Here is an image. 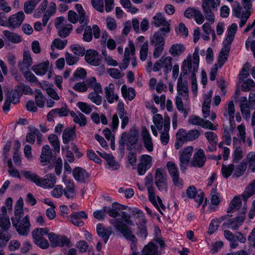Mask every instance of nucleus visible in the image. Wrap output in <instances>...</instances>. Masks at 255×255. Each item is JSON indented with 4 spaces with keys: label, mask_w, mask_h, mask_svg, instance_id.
<instances>
[{
    "label": "nucleus",
    "mask_w": 255,
    "mask_h": 255,
    "mask_svg": "<svg viewBox=\"0 0 255 255\" xmlns=\"http://www.w3.org/2000/svg\"><path fill=\"white\" fill-rule=\"evenodd\" d=\"M177 95L175 98V105L177 110L183 113V117L186 118L190 111V108L187 107H184L182 98L187 103L189 102V90L188 83L186 80H183L180 77L178 79L177 86Z\"/></svg>",
    "instance_id": "1"
},
{
    "label": "nucleus",
    "mask_w": 255,
    "mask_h": 255,
    "mask_svg": "<svg viewBox=\"0 0 255 255\" xmlns=\"http://www.w3.org/2000/svg\"><path fill=\"white\" fill-rule=\"evenodd\" d=\"M199 64V48H195L193 55H188L184 60L182 65V73L186 75L188 73L191 74V84H197L196 79V73L198 71Z\"/></svg>",
    "instance_id": "2"
},
{
    "label": "nucleus",
    "mask_w": 255,
    "mask_h": 255,
    "mask_svg": "<svg viewBox=\"0 0 255 255\" xmlns=\"http://www.w3.org/2000/svg\"><path fill=\"white\" fill-rule=\"evenodd\" d=\"M237 30V25L232 23L227 30V35L224 40L223 47L220 53L218 60V66L221 68L227 60L229 53L231 49V45L233 41Z\"/></svg>",
    "instance_id": "3"
},
{
    "label": "nucleus",
    "mask_w": 255,
    "mask_h": 255,
    "mask_svg": "<svg viewBox=\"0 0 255 255\" xmlns=\"http://www.w3.org/2000/svg\"><path fill=\"white\" fill-rule=\"evenodd\" d=\"M111 223L118 232L121 233L127 240L131 242L130 246L132 252H136L137 239L133 234L131 229L120 219H113L111 221Z\"/></svg>",
    "instance_id": "4"
},
{
    "label": "nucleus",
    "mask_w": 255,
    "mask_h": 255,
    "mask_svg": "<svg viewBox=\"0 0 255 255\" xmlns=\"http://www.w3.org/2000/svg\"><path fill=\"white\" fill-rule=\"evenodd\" d=\"M138 136V131L135 128H131L128 132H123L119 140L120 147L123 148L126 143L128 150L133 149L137 143Z\"/></svg>",
    "instance_id": "5"
},
{
    "label": "nucleus",
    "mask_w": 255,
    "mask_h": 255,
    "mask_svg": "<svg viewBox=\"0 0 255 255\" xmlns=\"http://www.w3.org/2000/svg\"><path fill=\"white\" fill-rule=\"evenodd\" d=\"M202 7L206 20L213 23L215 21L214 12L220 5L219 0H201Z\"/></svg>",
    "instance_id": "6"
},
{
    "label": "nucleus",
    "mask_w": 255,
    "mask_h": 255,
    "mask_svg": "<svg viewBox=\"0 0 255 255\" xmlns=\"http://www.w3.org/2000/svg\"><path fill=\"white\" fill-rule=\"evenodd\" d=\"M49 230L45 228H36L32 232L34 243L42 249H46L49 247L48 241L45 238L49 234Z\"/></svg>",
    "instance_id": "7"
},
{
    "label": "nucleus",
    "mask_w": 255,
    "mask_h": 255,
    "mask_svg": "<svg viewBox=\"0 0 255 255\" xmlns=\"http://www.w3.org/2000/svg\"><path fill=\"white\" fill-rule=\"evenodd\" d=\"M12 224L19 235L26 236L29 234L31 225L28 215L25 216L22 220L12 219Z\"/></svg>",
    "instance_id": "8"
},
{
    "label": "nucleus",
    "mask_w": 255,
    "mask_h": 255,
    "mask_svg": "<svg viewBox=\"0 0 255 255\" xmlns=\"http://www.w3.org/2000/svg\"><path fill=\"white\" fill-rule=\"evenodd\" d=\"M54 24L55 27L58 30V35L62 38L68 36L73 28L72 25L68 23L67 20L63 16L57 17Z\"/></svg>",
    "instance_id": "9"
},
{
    "label": "nucleus",
    "mask_w": 255,
    "mask_h": 255,
    "mask_svg": "<svg viewBox=\"0 0 255 255\" xmlns=\"http://www.w3.org/2000/svg\"><path fill=\"white\" fill-rule=\"evenodd\" d=\"M200 134V130L196 129L186 131L184 129L181 128L178 130L176 137L177 139L181 141H192L197 139Z\"/></svg>",
    "instance_id": "10"
},
{
    "label": "nucleus",
    "mask_w": 255,
    "mask_h": 255,
    "mask_svg": "<svg viewBox=\"0 0 255 255\" xmlns=\"http://www.w3.org/2000/svg\"><path fill=\"white\" fill-rule=\"evenodd\" d=\"M225 238L229 242L230 247L235 249L239 246V242L241 243H245L246 242V238L243 234L238 233V236L234 234L229 230H226L224 231Z\"/></svg>",
    "instance_id": "11"
},
{
    "label": "nucleus",
    "mask_w": 255,
    "mask_h": 255,
    "mask_svg": "<svg viewBox=\"0 0 255 255\" xmlns=\"http://www.w3.org/2000/svg\"><path fill=\"white\" fill-rule=\"evenodd\" d=\"M155 184L160 191L168 190L167 176L165 171L162 168H157L155 174Z\"/></svg>",
    "instance_id": "12"
},
{
    "label": "nucleus",
    "mask_w": 255,
    "mask_h": 255,
    "mask_svg": "<svg viewBox=\"0 0 255 255\" xmlns=\"http://www.w3.org/2000/svg\"><path fill=\"white\" fill-rule=\"evenodd\" d=\"M254 192H246V193H244L241 196L239 195L235 196L229 204L227 212L232 213L237 211L241 207L242 204V198L244 201L246 202L248 199L254 194Z\"/></svg>",
    "instance_id": "13"
},
{
    "label": "nucleus",
    "mask_w": 255,
    "mask_h": 255,
    "mask_svg": "<svg viewBox=\"0 0 255 255\" xmlns=\"http://www.w3.org/2000/svg\"><path fill=\"white\" fill-rule=\"evenodd\" d=\"M172 67V58L170 56H162L154 63L153 67V71L157 72L163 68L166 74L171 71Z\"/></svg>",
    "instance_id": "14"
},
{
    "label": "nucleus",
    "mask_w": 255,
    "mask_h": 255,
    "mask_svg": "<svg viewBox=\"0 0 255 255\" xmlns=\"http://www.w3.org/2000/svg\"><path fill=\"white\" fill-rule=\"evenodd\" d=\"M193 151L192 146H187L182 151H179L180 167L181 171L185 172L189 164V162Z\"/></svg>",
    "instance_id": "15"
},
{
    "label": "nucleus",
    "mask_w": 255,
    "mask_h": 255,
    "mask_svg": "<svg viewBox=\"0 0 255 255\" xmlns=\"http://www.w3.org/2000/svg\"><path fill=\"white\" fill-rule=\"evenodd\" d=\"M151 23L156 27L162 26L158 30L162 31L165 33H169L170 31L169 22L166 19L164 15L161 13H156L152 18Z\"/></svg>",
    "instance_id": "16"
},
{
    "label": "nucleus",
    "mask_w": 255,
    "mask_h": 255,
    "mask_svg": "<svg viewBox=\"0 0 255 255\" xmlns=\"http://www.w3.org/2000/svg\"><path fill=\"white\" fill-rule=\"evenodd\" d=\"M48 238L53 247H64L70 244V240L67 237L58 236L53 232L48 234Z\"/></svg>",
    "instance_id": "17"
},
{
    "label": "nucleus",
    "mask_w": 255,
    "mask_h": 255,
    "mask_svg": "<svg viewBox=\"0 0 255 255\" xmlns=\"http://www.w3.org/2000/svg\"><path fill=\"white\" fill-rule=\"evenodd\" d=\"M152 165V157L147 154L142 155L140 157V162L137 166V172L139 175L144 174L147 170Z\"/></svg>",
    "instance_id": "18"
},
{
    "label": "nucleus",
    "mask_w": 255,
    "mask_h": 255,
    "mask_svg": "<svg viewBox=\"0 0 255 255\" xmlns=\"http://www.w3.org/2000/svg\"><path fill=\"white\" fill-rule=\"evenodd\" d=\"M206 161V157L204 150L201 149H197L194 154L190 165L193 167L201 168L203 167Z\"/></svg>",
    "instance_id": "19"
},
{
    "label": "nucleus",
    "mask_w": 255,
    "mask_h": 255,
    "mask_svg": "<svg viewBox=\"0 0 255 255\" xmlns=\"http://www.w3.org/2000/svg\"><path fill=\"white\" fill-rule=\"evenodd\" d=\"M85 59L88 64L94 66H99L101 61L99 53L93 49H89L86 51Z\"/></svg>",
    "instance_id": "20"
},
{
    "label": "nucleus",
    "mask_w": 255,
    "mask_h": 255,
    "mask_svg": "<svg viewBox=\"0 0 255 255\" xmlns=\"http://www.w3.org/2000/svg\"><path fill=\"white\" fill-rule=\"evenodd\" d=\"M247 209L243 207V212L237 216L235 218L231 219L226 224L227 227L233 230H236L244 223L246 218V213Z\"/></svg>",
    "instance_id": "21"
},
{
    "label": "nucleus",
    "mask_w": 255,
    "mask_h": 255,
    "mask_svg": "<svg viewBox=\"0 0 255 255\" xmlns=\"http://www.w3.org/2000/svg\"><path fill=\"white\" fill-rule=\"evenodd\" d=\"M105 95L107 102L110 104H113L119 100V96L115 92V86L112 83L109 84L108 86L105 88Z\"/></svg>",
    "instance_id": "22"
},
{
    "label": "nucleus",
    "mask_w": 255,
    "mask_h": 255,
    "mask_svg": "<svg viewBox=\"0 0 255 255\" xmlns=\"http://www.w3.org/2000/svg\"><path fill=\"white\" fill-rule=\"evenodd\" d=\"M56 182V177L53 174H48L44 178L40 177L39 182L38 186L43 187L45 189L53 188Z\"/></svg>",
    "instance_id": "23"
},
{
    "label": "nucleus",
    "mask_w": 255,
    "mask_h": 255,
    "mask_svg": "<svg viewBox=\"0 0 255 255\" xmlns=\"http://www.w3.org/2000/svg\"><path fill=\"white\" fill-rule=\"evenodd\" d=\"M141 137L144 145L146 150L151 152L153 150V144L152 137L145 127H143L141 128Z\"/></svg>",
    "instance_id": "24"
},
{
    "label": "nucleus",
    "mask_w": 255,
    "mask_h": 255,
    "mask_svg": "<svg viewBox=\"0 0 255 255\" xmlns=\"http://www.w3.org/2000/svg\"><path fill=\"white\" fill-rule=\"evenodd\" d=\"M32 64V59L30 52L25 51L23 53V59L18 63L17 66L20 71L22 72L28 70L29 68Z\"/></svg>",
    "instance_id": "25"
},
{
    "label": "nucleus",
    "mask_w": 255,
    "mask_h": 255,
    "mask_svg": "<svg viewBox=\"0 0 255 255\" xmlns=\"http://www.w3.org/2000/svg\"><path fill=\"white\" fill-rule=\"evenodd\" d=\"M122 120L121 128L124 129L129 123V118L128 113L124 109V104L123 102H119L118 104L117 113Z\"/></svg>",
    "instance_id": "26"
},
{
    "label": "nucleus",
    "mask_w": 255,
    "mask_h": 255,
    "mask_svg": "<svg viewBox=\"0 0 255 255\" xmlns=\"http://www.w3.org/2000/svg\"><path fill=\"white\" fill-rule=\"evenodd\" d=\"M148 198L153 205L163 215V212L165 211L166 207L163 205L160 198L158 196H156L154 192H148Z\"/></svg>",
    "instance_id": "27"
},
{
    "label": "nucleus",
    "mask_w": 255,
    "mask_h": 255,
    "mask_svg": "<svg viewBox=\"0 0 255 255\" xmlns=\"http://www.w3.org/2000/svg\"><path fill=\"white\" fill-rule=\"evenodd\" d=\"M170 126V119L168 116H164V129L160 132V140L162 144L166 145L169 140V130Z\"/></svg>",
    "instance_id": "28"
},
{
    "label": "nucleus",
    "mask_w": 255,
    "mask_h": 255,
    "mask_svg": "<svg viewBox=\"0 0 255 255\" xmlns=\"http://www.w3.org/2000/svg\"><path fill=\"white\" fill-rule=\"evenodd\" d=\"M24 17V14L21 11L10 15L8 17L9 26L14 28L18 27L22 23Z\"/></svg>",
    "instance_id": "29"
},
{
    "label": "nucleus",
    "mask_w": 255,
    "mask_h": 255,
    "mask_svg": "<svg viewBox=\"0 0 255 255\" xmlns=\"http://www.w3.org/2000/svg\"><path fill=\"white\" fill-rule=\"evenodd\" d=\"M97 233L98 235L101 237L104 243L106 244L112 234V230L111 228H106L101 224H99L97 226Z\"/></svg>",
    "instance_id": "30"
},
{
    "label": "nucleus",
    "mask_w": 255,
    "mask_h": 255,
    "mask_svg": "<svg viewBox=\"0 0 255 255\" xmlns=\"http://www.w3.org/2000/svg\"><path fill=\"white\" fill-rule=\"evenodd\" d=\"M134 53L135 48L133 45L125 49L124 59L120 65V68L122 70H125L128 67L131 58L130 56H133Z\"/></svg>",
    "instance_id": "31"
},
{
    "label": "nucleus",
    "mask_w": 255,
    "mask_h": 255,
    "mask_svg": "<svg viewBox=\"0 0 255 255\" xmlns=\"http://www.w3.org/2000/svg\"><path fill=\"white\" fill-rule=\"evenodd\" d=\"M166 33L161 30H158L154 32L150 38L151 45L164 46L165 44L164 36Z\"/></svg>",
    "instance_id": "32"
},
{
    "label": "nucleus",
    "mask_w": 255,
    "mask_h": 255,
    "mask_svg": "<svg viewBox=\"0 0 255 255\" xmlns=\"http://www.w3.org/2000/svg\"><path fill=\"white\" fill-rule=\"evenodd\" d=\"M75 179L80 182H84L89 176L88 172L83 168L79 167L75 168L72 171Z\"/></svg>",
    "instance_id": "33"
},
{
    "label": "nucleus",
    "mask_w": 255,
    "mask_h": 255,
    "mask_svg": "<svg viewBox=\"0 0 255 255\" xmlns=\"http://www.w3.org/2000/svg\"><path fill=\"white\" fill-rule=\"evenodd\" d=\"M41 88L46 91L47 95L53 100L58 101L60 99V97L53 88V85L49 84L48 82H43L41 85Z\"/></svg>",
    "instance_id": "34"
},
{
    "label": "nucleus",
    "mask_w": 255,
    "mask_h": 255,
    "mask_svg": "<svg viewBox=\"0 0 255 255\" xmlns=\"http://www.w3.org/2000/svg\"><path fill=\"white\" fill-rule=\"evenodd\" d=\"M52 157V151L49 145H45L42 147L40 157V162L42 165H45L49 162Z\"/></svg>",
    "instance_id": "35"
},
{
    "label": "nucleus",
    "mask_w": 255,
    "mask_h": 255,
    "mask_svg": "<svg viewBox=\"0 0 255 255\" xmlns=\"http://www.w3.org/2000/svg\"><path fill=\"white\" fill-rule=\"evenodd\" d=\"M185 50L184 44L182 43H175L171 45L169 49V53L173 57H178L183 54Z\"/></svg>",
    "instance_id": "36"
},
{
    "label": "nucleus",
    "mask_w": 255,
    "mask_h": 255,
    "mask_svg": "<svg viewBox=\"0 0 255 255\" xmlns=\"http://www.w3.org/2000/svg\"><path fill=\"white\" fill-rule=\"evenodd\" d=\"M49 64V62L46 61L39 64L33 65L32 69L36 75L42 76L45 75L48 71Z\"/></svg>",
    "instance_id": "37"
},
{
    "label": "nucleus",
    "mask_w": 255,
    "mask_h": 255,
    "mask_svg": "<svg viewBox=\"0 0 255 255\" xmlns=\"http://www.w3.org/2000/svg\"><path fill=\"white\" fill-rule=\"evenodd\" d=\"M107 209L106 213H107L110 217L115 218L120 215L118 211L125 210L126 209V207L121 204L114 203L113 204L112 208L107 207Z\"/></svg>",
    "instance_id": "38"
},
{
    "label": "nucleus",
    "mask_w": 255,
    "mask_h": 255,
    "mask_svg": "<svg viewBox=\"0 0 255 255\" xmlns=\"http://www.w3.org/2000/svg\"><path fill=\"white\" fill-rule=\"evenodd\" d=\"M76 137L74 128H66L64 129L62 139L64 144L68 143L70 141L73 140Z\"/></svg>",
    "instance_id": "39"
},
{
    "label": "nucleus",
    "mask_w": 255,
    "mask_h": 255,
    "mask_svg": "<svg viewBox=\"0 0 255 255\" xmlns=\"http://www.w3.org/2000/svg\"><path fill=\"white\" fill-rule=\"evenodd\" d=\"M71 116L73 118V121L75 123L78 124L80 127H84L87 124V118L84 115L80 112L78 114L74 111L70 112Z\"/></svg>",
    "instance_id": "40"
},
{
    "label": "nucleus",
    "mask_w": 255,
    "mask_h": 255,
    "mask_svg": "<svg viewBox=\"0 0 255 255\" xmlns=\"http://www.w3.org/2000/svg\"><path fill=\"white\" fill-rule=\"evenodd\" d=\"M146 224V219H143L142 221H139L137 224L138 230L137 232V235L139 238L143 240L145 239L148 235Z\"/></svg>",
    "instance_id": "41"
},
{
    "label": "nucleus",
    "mask_w": 255,
    "mask_h": 255,
    "mask_svg": "<svg viewBox=\"0 0 255 255\" xmlns=\"http://www.w3.org/2000/svg\"><path fill=\"white\" fill-rule=\"evenodd\" d=\"M230 126L229 127H226L224 128L223 136L225 138V142L227 145H230L232 141V134L233 133L235 129V124H233L232 122H230Z\"/></svg>",
    "instance_id": "42"
},
{
    "label": "nucleus",
    "mask_w": 255,
    "mask_h": 255,
    "mask_svg": "<svg viewBox=\"0 0 255 255\" xmlns=\"http://www.w3.org/2000/svg\"><path fill=\"white\" fill-rule=\"evenodd\" d=\"M247 169V165L246 164V160H243L238 165L235 166L234 165V170L233 176L235 177H240L242 176Z\"/></svg>",
    "instance_id": "43"
},
{
    "label": "nucleus",
    "mask_w": 255,
    "mask_h": 255,
    "mask_svg": "<svg viewBox=\"0 0 255 255\" xmlns=\"http://www.w3.org/2000/svg\"><path fill=\"white\" fill-rule=\"evenodd\" d=\"M23 201L22 198H20L17 201L14 207V217L12 219H21L23 216L24 212L23 209Z\"/></svg>",
    "instance_id": "44"
},
{
    "label": "nucleus",
    "mask_w": 255,
    "mask_h": 255,
    "mask_svg": "<svg viewBox=\"0 0 255 255\" xmlns=\"http://www.w3.org/2000/svg\"><path fill=\"white\" fill-rule=\"evenodd\" d=\"M226 218L225 216H222L220 218H215L211 220L208 231L209 235H212L215 233L218 229L220 223L225 220Z\"/></svg>",
    "instance_id": "45"
},
{
    "label": "nucleus",
    "mask_w": 255,
    "mask_h": 255,
    "mask_svg": "<svg viewBox=\"0 0 255 255\" xmlns=\"http://www.w3.org/2000/svg\"><path fill=\"white\" fill-rule=\"evenodd\" d=\"M21 173L27 180L34 183L37 186H38L40 177L37 174L31 171L27 170H22Z\"/></svg>",
    "instance_id": "46"
},
{
    "label": "nucleus",
    "mask_w": 255,
    "mask_h": 255,
    "mask_svg": "<svg viewBox=\"0 0 255 255\" xmlns=\"http://www.w3.org/2000/svg\"><path fill=\"white\" fill-rule=\"evenodd\" d=\"M244 160H246V164H248L249 169L255 172V152H249Z\"/></svg>",
    "instance_id": "47"
},
{
    "label": "nucleus",
    "mask_w": 255,
    "mask_h": 255,
    "mask_svg": "<svg viewBox=\"0 0 255 255\" xmlns=\"http://www.w3.org/2000/svg\"><path fill=\"white\" fill-rule=\"evenodd\" d=\"M235 114V108L233 101H230L226 109V112L224 115L225 117L229 119L230 122H232L234 119Z\"/></svg>",
    "instance_id": "48"
},
{
    "label": "nucleus",
    "mask_w": 255,
    "mask_h": 255,
    "mask_svg": "<svg viewBox=\"0 0 255 255\" xmlns=\"http://www.w3.org/2000/svg\"><path fill=\"white\" fill-rule=\"evenodd\" d=\"M142 255H160L157 252V247L152 243L145 246L142 250Z\"/></svg>",
    "instance_id": "49"
},
{
    "label": "nucleus",
    "mask_w": 255,
    "mask_h": 255,
    "mask_svg": "<svg viewBox=\"0 0 255 255\" xmlns=\"http://www.w3.org/2000/svg\"><path fill=\"white\" fill-rule=\"evenodd\" d=\"M3 33L6 39L12 43H18L21 41V38L18 34L10 32L8 30H4Z\"/></svg>",
    "instance_id": "50"
},
{
    "label": "nucleus",
    "mask_w": 255,
    "mask_h": 255,
    "mask_svg": "<svg viewBox=\"0 0 255 255\" xmlns=\"http://www.w3.org/2000/svg\"><path fill=\"white\" fill-rule=\"evenodd\" d=\"M40 1V0H29L25 1L24 4V12L27 14L31 13Z\"/></svg>",
    "instance_id": "51"
},
{
    "label": "nucleus",
    "mask_w": 255,
    "mask_h": 255,
    "mask_svg": "<svg viewBox=\"0 0 255 255\" xmlns=\"http://www.w3.org/2000/svg\"><path fill=\"white\" fill-rule=\"evenodd\" d=\"M35 101L37 106L43 108L45 105V98L41 91L39 89L35 91Z\"/></svg>",
    "instance_id": "52"
},
{
    "label": "nucleus",
    "mask_w": 255,
    "mask_h": 255,
    "mask_svg": "<svg viewBox=\"0 0 255 255\" xmlns=\"http://www.w3.org/2000/svg\"><path fill=\"white\" fill-rule=\"evenodd\" d=\"M211 203L210 204V209L215 210L220 202H221V197L218 192H214L211 194Z\"/></svg>",
    "instance_id": "53"
},
{
    "label": "nucleus",
    "mask_w": 255,
    "mask_h": 255,
    "mask_svg": "<svg viewBox=\"0 0 255 255\" xmlns=\"http://www.w3.org/2000/svg\"><path fill=\"white\" fill-rule=\"evenodd\" d=\"M121 92L124 98H128L129 100H132L135 97L134 90L132 88H127L125 85L122 86Z\"/></svg>",
    "instance_id": "54"
},
{
    "label": "nucleus",
    "mask_w": 255,
    "mask_h": 255,
    "mask_svg": "<svg viewBox=\"0 0 255 255\" xmlns=\"http://www.w3.org/2000/svg\"><path fill=\"white\" fill-rule=\"evenodd\" d=\"M28 128L30 131L27 133L26 136V140L27 142L33 144L38 129L33 126L29 127Z\"/></svg>",
    "instance_id": "55"
},
{
    "label": "nucleus",
    "mask_w": 255,
    "mask_h": 255,
    "mask_svg": "<svg viewBox=\"0 0 255 255\" xmlns=\"http://www.w3.org/2000/svg\"><path fill=\"white\" fill-rule=\"evenodd\" d=\"M167 168L171 177L179 175L178 168L174 162L172 161L168 162Z\"/></svg>",
    "instance_id": "56"
},
{
    "label": "nucleus",
    "mask_w": 255,
    "mask_h": 255,
    "mask_svg": "<svg viewBox=\"0 0 255 255\" xmlns=\"http://www.w3.org/2000/svg\"><path fill=\"white\" fill-rule=\"evenodd\" d=\"M48 140L53 147L55 152L60 151V142L57 135L54 134H51L48 136Z\"/></svg>",
    "instance_id": "57"
},
{
    "label": "nucleus",
    "mask_w": 255,
    "mask_h": 255,
    "mask_svg": "<svg viewBox=\"0 0 255 255\" xmlns=\"http://www.w3.org/2000/svg\"><path fill=\"white\" fill-rule=\"evenodd\" d=\"M187 196L190 198H193L198 204V207L203 202L204 196L203 192H187Z\"/></svg>",
    "instance_id": "58"
},
{
    "label": "nucleus",
    "mask_w": 255,
    "mask_h": 255,
    "mask_svg": "<svg viewBox=\"0 0 255 255\" xmlns=\"http://www.w3.org/2000/svg\"><path fill=\"white\" fill-rule=\"evenodd\" d=\"M67 44V40H61L60 39L56 38L55 39L51 45V48L52 50H54V48L58 49H63L66 46Z\"/></svg>",
    "instance_id": "59"
},
{
    "label": "nucleus",
    "mask_w": 255,
    "mask_h": 255,
    "mask_svg": "<svg viewBox=\"0 0 255 255\" xmlns=\"http://www.w3.org/2000/svg\"><path fill=\"white\" fill-rule=\"evenodd\" d=\"M148 53V43L147 41L145 42L140 46L139 57L140 59L144 61L146 60Z\"/></svg>",
    "instance_id": "60"
},
{
    "label": "nucleus",
    "mask_w": 255,
    "mask_h": 255,
    "mask_svg": "<svg viewBox=\"0 0 255 255\" xmlns=\"http://www.w3.org/2000/svg\"><path fill=\"white\" fill-rule=\"evenodd\" d=\"M206 138L210 145H216L218 140L217 134L213 131H207L204 133Z\"/></svg>",
    "instance_id": "61"
},
{
    "label": "nucleus",
    "mask_w": 255,
    "mask_h": 255,
    "mask_svg": "<svg viewBox=\"0 0 255 255\" xmlns=\"http://www.w3.org/2000/svg\"><path fill=\"white\" fill-rule=\"evenodd\" d=\"M6 99L13 104H15L19 101V93L15 91L9 92L6 94Z\"/></svg>",
    "instance_id": "62"
},
{
    "label": "nucleus",
    "mask_w": 255,
    "mask_h": 255,
    "mask_svg": "<svg viewBox=\"0 0 255 255\" xmlns=\"http://www.w3.org/2000/svg\"><path fill=\"white\" fill-rule=\"evenodd\" d=\"M255 87V83L251 79H248L243 81L241 85V89L243 92H248Z\"/></svg>",
    "instance_id": "63"
},
{
    "label": "nucleus",
    "mask_w": 255,
    "mask_h": 255,
    "mask_svg": "<svg viewBox=\"0 0 255 255\" xmlns=\"http://www.w3.org/2000/svg\"><path fill=\"white\" fill-rule=\"evenodd\" d=\"M153 122L154 124V127L159 131H161L162 129L163 126L164 127V121L162 116L160 114H156L154 116L153 118Z\"/></svg>",
    "instance_id": "64"
}]
</instances>
